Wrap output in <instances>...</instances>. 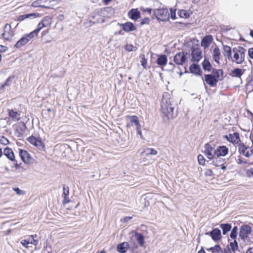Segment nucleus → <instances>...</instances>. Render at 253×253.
Segmentation results:
<instances>
[{
	"label": "nucleus",
	"instance_id": "32",
	"mask_svg": "<svg viewBox=\"0 0 253 253\" xmlns=\"http://www.w3.org/2000/svg\"><path fill=\"white\" fill-rule=\"evenodd\" d=\"M202 67L204 70L208 71L209 72L211 70L212 66L209 61L208 58L205 57L204 60L202 62Z\"/></svg>",
	"mask_w": 253,
	"mask_h": 253
},
{
	"label": "nucleus",
	"instance_id": "30",
	"mask_svg": "<svg viewBox=\"0 0 253 253\" xmlns=\"http://www.w3.org/2000/svg\"><path fill=\"white\" fill-rule=\"evenodd\" d=\"M128 247V243L127 242H124L118 245L117 247V251L120 253H125L126 252Z\"/></svg>",
	"mask_w": 253,
	"mask_h": 253
},
{
	"label": "nucleus",
	"instance_id": "28",
	"mask_svg": "<svg viewBox=\"0 0 253 253\" xmlns=\"http://www.w3.org/2000/svg\"><path fill=\"white\" fill-rule=\"evenodd\" d=\"M211 160H212V164L215 167H220L225 163V159L220 156H215Z\"/></svg>",
	"mask_w": 253,
	"mask_h": 253
},
{
	"label": "nucleus",
	"instance_id": "14",
	"mask_svg": "<svg viewBox=\"0 0 253 253\" xmlns=\"http://www.w3.org/2000/svg\"><path fill=\"white\" fill-rule=\"evenodd\" d=\"M27 129L26 124L23 122H20L15 129L16 135L18 137L22 136Z\"/></svg>",
	"mask_w": 253,
	"mask_h": 253
},
{
	"label": "nucleus",
	"instance_id": "25",
	"mask_svg": "<svg viewBox=\"0 0 253 253\" xmlns=\"http://www.w3.org/2000/svg\"><path fill=\"white\" fill-rule=\"evenodd\" d=\"M19 156L24 163L25 164H28L29 163L30 156L27 151L24 150H20L19 151Z\"/></svg>",
	"mask_w": 253,
	"mask_h": 253
},
{
	"label": "nucleus",
	"instance_id": "10",
	"mask_svg": "<svg viewBox=\"0 0 253 253\" xmlns=\"http://www.w3.org/2000/svg\"><path fill=\"white\" fill-rule=\"evenodd\" d=\"M238 149L240 153L246 157H250L253 155V150L246 146L243 143H240L239 144Z\"/></svg>",
	"mask_w": 253,
	"mask_h": 253
},
{
	"label": "nucleus",
	"instance_id": "26",
	"mask_svg": "<svg viewBox=\"0 0 253 253\" xmlns=\"http://www.w3.org/2000/svg\"><path fill=\"white\" fill-rule=\"evenodd\" d=\"M63 192L62 194V197L64 198V200L63 201V204L64 205H65L67 203H69L70 201L69 198V188L68 186H63Z\"/></svg>",
	"mask_w": 253,
	"mask_h": 253
},
{
	"label": "nucleus",
	"instance_id": "22",
	"mask_svg": "<svg viewBox=\"0 0 253 253\" xmlns=\"http://www.w3.org/2000/svg\"><path fill=\"white\" fill-rule=\"evenodd\" d=\"M190 72L195 75L200 76L201 74V70L199 65L192 64L189 67Z\"/></svg>",
	"mask_w": 253,
	"mask_h": 253
},
{
	"label": "nucleus",
	"instance_id": "56",
	"mask_svg": "<svg viewBox=\"0 0 253 253\" xmlns=\"http://www.w3.org/2000/svg\"><path fill=\"white\" fill-rule=\"evenodd\" d=\"M237 163L239 164H247V161H246L244 159H242L241 158H238V160H237Z\"/></svg>",
	"mask_w": 253,
	"mask_h": 253
},
{
	"label": "nucleus",
	"instance_id": "36",
	"mask_svg": "<svg viewBox=\"0 0 253 253\" xmlns=\"http://www.w3.org/2000/svg\"><path fill=\"white\" fill-rule=\"evenodd\" d=\"M135 238L141 246H143L144 244V236L141 233H135Z\"/></svg>",
	"mask_w": 253,
	"mask_h": 253
},
{
	"label": "nucleus",
	"instance_id": "43",
	"mask_svg": "<svg viewBox=\"0 0 253 253\" xmlns=\"http://www.w3.org/2000/svg\"><path fill=\"white\" fill-rule=\"evenodd\" d=\"M179 16L181 18H188L190 16V14L186 10L181 9L178 12Z\"/></svg>",
	"mask_w": 253,
	"mask_h": 253
},
{
	"label": "nucleus",
	"instance_id": "24",
	"mask_svg": "<svg viewBox=\"0 0 253 253\" xmlns=\"http://www.w3.org/2000/svg\"><path fill=\"white\" fill-rule=\"evenodd\" d=\"M122 29L126 32L133 31L136 30V27L131 22H127L122 24Z\"/></svg>",
	"mask_w": 253,
	"mask_h": 253
},
{
	"label": "nucleus",
	"instance_id": "47",
	"mask_svg": "<svg viewBox=\"0 0 253 253\" xmlns=\"http://www.w3.org/2000/svg\"><path fill=\"white\" fill-rule=\"evenodd\" d=\"M9 140L3 136H0V143L2 145H6L9 144Z\"/></svg>",
	"mask_w": 253,
	"mask_h": 253
},
{
	"label": "nucleus",
	"instance_id": "59",
	"mask_svg": "<svg viewBox=\"0 0 253 253\" xmlns=\"http://www.w3.org/2000/svg\"><path fill=\"white\" fill-rule=\"evenodd\" d=\"M26 240H27V241L28 242V243L29 244H32V243H33V238L32 237L30 236L29 237H28Z\"/></svg>",
	"mask_w": 253,
	"mask_h": 253
},
{
	"label": "nucleus",
	"instance_id": "37",
	"mask_svg": "<svg viewBox=\"0 0 253 253\" xmlns=\"http://www.w3.org/2000/svg\"><path fill=\"white\" fill-rule=\"evenodd\" d=\"M243 74L242 70L239 68H236L231 71V75L233 77L240 78Z\"/></svg>",
	"mask_w": 253,
	"mask_h": 253
},
{
	"label": "nucleus",
	"instance_id": "19",
	"mask_svg": "<svg viewBox=\"0 0 253 253\" xmlns=\"http://www.w3.org/2000/svg\"><path fill=\"white\" fill-rule=\"evenodd\" d=\"M220 50L217 46H215V47L213 49L212 52V59L216 63H217L218 64H219V60L220 59Z\"/></svg>",
	"mask_w": 253,
	"mask_h": 253
},
{
	"label": "nucleus",
	"instance_id": "15",
	"mask_svg": "<svg viewBox=\"0 0 253 253\" xmlns=\"http://www.w3.org/2000/svg\"><path fill=\"white\" fill-rule=\"evenodd\" d=\"M213 37L211 35H208L205 36L202 40L201 45L205 49L207 48L213 41Z\"/></svg>",
	"mask_w": 253,
	"mask_h": 253
},
{
	"label": "nucleus",
	"instance_id": "63",
	"mask_svg": "<svg viewBox=\"0 0 253 253\" xmlns=\"http://www.w3.org/2000/svg\"><path fill=\"white\" fill-rule=\"evenodd\" d=\"M246 253H253V246L248 249Z\"/></svg>",
	"mask_w": 253,
	"mask_h": 253
},
{
	"label": "nucleus",
	"instance_id": "23",
	"mask_svg": "<svg viewBox=\"0 0 253 253\" xmlns=\"http://www.w3.org/2000/svg\"><path fill=\"white\" fill-rule=\"evenodd\" d=\"M128 17L132 20L136 21L140 17V12L137 9H132L128 11Z\"/></svg>",
	"mask_w": 253,
	"mask_h": 253
},
{
	"label": "nucleus",
	"instance_id": "39",
	"mask_svg": "<svg viewBox=\"0 0 253 253\" xmlns=\"http://www.w3.org/2000/svg\"><path fill=\"white\" fill-rule=\"evenodd\" d=\"M246 87L249 92L253 91V78L248 79Z\"/></svg>",
	"mask_w": 253,
	"mask_h": 253
},
{
	"label": "nucleus",
	"instance_id": "40",
	"mask_svg": "<svg viewBox=\"0 0 253 253\" xmlns=\"http://www.w3.org/2000/svg\"><path fill=\"white\" fill-rule=\"evenodd\" d=\"M143 153H145L147 155H156L157 154V151L153 148H147L145 149L143 151Z\"/></svg>",
	"mask_w": 253,
	"mask_h": 253
},
{
	"label": "nucleus",
	"instance_id": "45",
	"mask_svg": "<svg viewBox=\"0 0 253 253\" xmlns=\"http://www.w3.org/2000/svg\"><path fill=\"white\" fill-rule=\"evenodd\" d=\"M230 246L232 251L235 253L238 249V245L237 242L235 240L233 242L230 243Z\"/></svg>",
	"mask_w": 253,
	"mask_h": 253
},
{
	"label": "nucleus",
	"instance_id": "51",
	"mask_svg": "<svg viewBox=\"0 0 253 253\" xmlns=\"http://www.w3.org/2000/svg\"><path fill=\"white\" fill-rule=\"evenodd\" d=\"M136 129L137 133L140 135V138L141 139H143V135L142 134V131L141 130V125H139V126H137L136 127Z\"/></svg>",
	"mask_w": 253,
	"mask_h": 253
},
{
	"label": "nucleus",
	"instance_id": "7",
	"mask_svg": "<svg viewBox=\"0 0 253 253\" xmlns=\"http://www.w3.org/2000/svg\"><path fill=\"white\" fill-rule=\"evenodd\" d=\"M252 231L251 227L248 225H244L241 226L239 232V237L245 240L248 237V235Z\"/></svg>",
	"mask_w": 253,
	"mask_h": 253
},
{
	"label": "nucleus",
	"instance_id": "53",
	"mask_svg": "<svg viewBox=\"0 0 253 253\" xmlns=\"http://www.w3.org/2000/svg\"><path fill=\"white\" fill-rule=\"evenodd\" d=\"M169 16H170L171 18L173 20H175L176 19V13L175 10H172L170 9V14H169Z\"/></svg>",
	"mask_w": 253,
	"mask_h": 253
},
{
	"label": "nucleus",
	"instance_id": "54",
	"mask_svg": "<svg viewBox=\"0 0 253 253\" xmlns=\"http://www.w3.org/2000/svg\"><path fill=\"white\" fill-rule=\"evenodd\" d=\"M20 243L22 245L23 247H25L27 248H29L28 245H29V244L28 243L26 239L21 240Z\"/></svg>",
	"mask_w": 253,
	"mask_h": 253
},
{
	"label": "nucleus",
	"instance_id": "31",
	"mask_svg": "<svg viewBox=\"0 0 253 253\" xmlns=\"http://www.w3.org/2000/svg\"><path fill=\"white\" fill-rule=\"evenodd\" d=\"M223 74L222 70L213 69L212 71V74L211 75L214 76L215 79L218 80V81H219L222 79Z\"/></svg>",
	"mask_w": 253,
	"mask_h": 253
},
{
	"label": "nucleus",
	"instance_id": "16",
	"mask_svg": "<svg viewBox=\"0 0 253 253\" xmlns=\"http://www.w3.org/2000/svg\"><path fill=\"white\" fill-rule=\"evenodd\" d=\"M205 81L206 83L211 86L213 87L216 86L218 80L215 79L214 76L211 74H206L205 75Z\"/></svg>",
	"mask_w": 253,
	"mask_h": 253
},
{
	"label": "nucleus",
	"instance_id": "21",
	"mask_svg": "<svg viewBox=\"0 0 253 253\" xmlns=\"http://www.w3.org/2000/svg\"><path fill=\"white\" fill-rule=\"evenodd\" d=\"M40 16L39 13H32L29 14H26L19 16L17 17V20L19 21H22L26 19H34Z\"/></svg>",
	"mask_w": 253,
	"mask_h": 253
},
{
	"label": "nucleus",
	"instance_id": "6",
	"mask_svg": "<svg viewBox=\"0 0 253 253\" xmlns=\"http://www.w3.org/2000/svg\"><path fill=\"white\" fill-rule=\"evenodd\" d=\"M187 52H178L175 54L174 57V62L176 64L178 65H182L186 61Z\"/></svg>",
	"mask_w": 253,
	"mask_h": 253
},
{
	"label": "nucleus",
	"instance_id": "9",
	"mask_svg": "<svg viewBox=\"0 0 253 253\" xmlns=\"http://www.w3.org/2000/svg\"><path fill=\"white\" fill-rule=\"evenodd\" d=\"M27 141L31 144L37 147L39 150H42L44 148V143L40 139L34 136H30L27 138Z\"/></svg>",
	"mask_w": 253,
	"mask_h": 253
},
{
	"label": "nucleus",
	"instance_id": "3",
	"mask_svg": "<svg viewBox=\"0 0 253 253\" xmlns=\"http://www.w3.org/2000/svg\"><path fill=\"white\" fill-rule=\"evenodd\" d=\"M154 13L157 19L160 21H167L169 18V13L167 8L155 9Z\"/></svg>",
	"mask_w": 253,
	"mask_h": 253
},
{
	"label": "nucleus",
	"instance_id": "55",
	"mask_svg": "<svg viewBox=\"0 0 253 253\" xmlns=\"http://www.w3.org/2000/svg\"><path fill=\"white\" fill-rule=\"evenodd\" d=\"M150 21V19L148 18H145L142 20L140 24L141 25L148 24Z\"/></svg>",
	"mask_w": 253,
	"mask_h": 253
},
{
	"label": "nucleus",
	"instance_id": "64",
	"mask_svg": "<svg viewBox=\"0 0 253 253\" xmlns=\"http://www.w3.org/2000/svg\"><path fill=\"white\" fill-rule=\"evenodd\" d=\"M38 241L37 240L33 238L32 244L36 246L38 245Z\"/></svg>",
	"mask_w": 253,
	"mask_h": 253
},
{
	"label": "nucleus",
	"instance_id": "42",
	"mask_svg": "<svg viewBox=\"0 0 253 253\" xmlns=\"http://www.w3.org/2000/svg\"><path fill=\"white\" fill-rule=\"evenodd\" d=\"M41 22H42V23H43V24H44V25L46 27L49 26L51 24V19L49 17L45 16L42 19Z\"/></svg>",
	"mask_w": 253,
	"mask_h": 253
},
{
	"label": "nucleus",
	"instance_id": "35",
	"mask_svg": "<svg viewBox=\"0 0 253 253\" xmlns=\"http://www.w3.org/2000/svg\"><path fill=\"white\" fill-rule=\"evenodd\" d=\"M167 63V56L166 55L160 56L157 60V63L160 66H164Z\"/></svg>",
	"mask_w": 253,
	"mask_h": 253
},
{
	"label": "nucleus",
	"instance_id": "44",
	"mask_svg": "<svg viewBox=\"0 0 253 253\" xmlns=\"http://www.w3.org/2000/svg\"><path fill=\"white\" fill-rule=\"evenodd\" d=\"M237 231H238V227L237 226H234L230 234V237L231 238L233 239H235L237 237Z\"/></svg>",
	"mask_w": 253,
	"mask_h": 253
},
{
	"label": "nucleus",
	"instance_id": "62",
	"mask_svg": "<svg viewBox=\"0 0 253 253\" xmlns=\"http://www.w3.org/2000/svg\"><path fill=\"white\" fill-rule=\"evenodd\" d=\"M169 66L170 70L173 71L174 68H175V65L174 64L172 63H169Z\"/></svg>",
	"mask_w": 253,
	"mask_h": 253
},
{
	"label": "nucleus",
	"instance_id": "29",
	"mask_svg": "<svg viewBox=\"0 0 253 253\" xmlns=\"http://www.w3.org/2000/svg\"><path fill=\"white\" fill-rule=\"evenodd\" d=\"M223 55L228 60L232 59V51L231 48L226 45H223Z\"/></svg>",
	"mask_w": 253,
	"mask_h": 253
},
{
	"label": "nucleus",
	"instance_id": "50",
	"mask_svg": "<svg viewBox=\"0 0 253 253\" xmlns=\"http://www.w3.org/2000/svg\"><path fill=\"white\" fill-rule=\"evenodd\" d=\"M13 189L19 195L25 194V192L20 190L18 187L13 188Z\"/></svg>",
	"mask_w": 253,
	"mask_h": 253
},
{
	"label": "nucleus",
	"instance_id": "5",
	"mask_svg": "<svg viewBox=\"0 0 253 253\" xmlns=\"http://www.w3.org/2000/svg\"><path fill=\"white\" fill-rule=\"evenodd\" d=\"M204 153L208 159L211 160L216 156V149L214 147H212L209 143H207L205 145Z\"/></svg>",
	"mask_w": 253,
	"mask_h": 253
},
{
	"label": "nucleus",
	"instance_id": "38",
	"mask_svg": "<svg viewBox=\"0 0 253 253\" xmlns=\"http://www.w3.org/2000/svg\"><path fill=\"white\" fill-rule=\"evenodd\" d=\"M44 27H45V26L44 25V24H43V23H42V22L41 21L38 25L37 26V28L33 31L32 32H31L33 35L36 37L38 36V33H39V32L41 31V30H42L43 28Z\"/></svg>",
	"mask_w": 253,
	"mask_h": 253
},
{
	"label": "nucleus",
	"instance_id": "58",
	"mask_svg": "<svg viewBox=\"0 0 253 253\" xmlns=\"http://www.w3.org/2000/svg\"><path fill=\"white\" fill-rule=\"evenodd\" d=\"M248 54L250 58L253 59V48H250L249 49Z\"/></svg>",
	"mask_w": 253,
	"mask_h": 253
},
{
	"label": "nucleus",
	"instance_id": "4",
	"mask_svg": "<svg viewBox=\"0 0 253 253\" xmlns=\"http://www.w3.org/2000/svg\"><path fill=\"white\" fill-rule=\"evenodd\" d=\"M35 36L32 32L29 34H25L20 38L15 43V47L17 48H20L26 45L30 41H31Z\"/></svg>",
	"mask_w": 253,
	"mask_h": 253
},
{
	"label": "nucleus",
	"instance_id": "49",
	"mask_svg": "<svg viewBox=\"0 0 253 253\" xmlns=\"http://www.w3.org/2000/svg\"><path fill=\"white\" fill-rule=\"evenodd\" d=\"M198 161L200 165H204L205 163V159L202 155H199L198 156Z\"/></svg>",
	"mask_w": 253,
	"mask_h": 253
},
{
	"label": "nucleus",
	"instance_id": "60",
	"mask_svg": "<svg viewBox=\"0 0 253 253\" xmlns=\"http://www.w3.org/2000/svg\"><path fill=\"white\" fill-rule=\"evenodd\" d=\"M14 163V167L16 169H19L20 165L17 163V161L15 159V161H12Z\"/></svg>",
	"mask_w": 253,
	"mask_h": 253
},
{
	"label": "nucleus",
	"instance_id": "61",
	"mask_svg": "<svg viewBox=\"0 0 253 253\" xmlns=\"http://www.w3.org/2000/svg\"><path fill=\"white\" fill-rule=\"evenodd\" d=\"M132 219V217L126 216L124 218V221L125 222H127Z\"/></svg>",
	"mask_w": 253,
	"mask_h": 253
},
{
	"label": "nucleus",
	"instance_id": "34",
	"mask_svg": "<svg viewBox=\"0 0 253 253\" xmlns=\"http://www.w3.org/2000/svg\"><path fill=\"white\" fill-rule=\"evenodd\" d=\"M220 227L222 230V233L223 235H226L228 232L231 230V225L229 223H221L220 224Z\"/></svg>",
	"mask_w": 253,
	"mask_h": 253
},
{
	"label": "nucleus",
	"instance_id": "27",
	"mask_svg": "<svg viewBox=\"0 0 253 253\" xmlns=\"http://www.w3.org/2000/svg\"><path fill=\"white\" fill-rule=\"evenodd\" d=\"M3 154L10 161H15V156L12 150L6 147L4 149Z\"/></svg>",
	"mask_w": 253,
	"mask_h": 253
},
{
	"label": "nucleus",
	"instance_id": "41",
	"mask_svg": "<svg viewBox=\"0 0 253 253\" xmlns=\"http://www.w3.org/2000/svg\"><path fill=\"white\" fill-rule=\"evenodd\" d=\"M208 250L211 251L212 253H219L221 252V249L219 245H216L214 247L210 248Z\"/></svg>",
	"mask_w": 253,
	"mask_h": 253
},
{
	"label": "nucleus",
	"instance_id": "20",
	"mask_svg": "<svg viewBox=\"0 0 253 253\" xmlns=\"http://www.w3.org/2000/svg\"><path fill=\"white\" fill-rule=\"evenodd\" d=\"M127 117L129 119V122L126 125L127 127H129L132 126L133 125H135L136 127L139 125H140V123L138 120V118L136 116H127Z\"/></svg>",
	"mask_w": 253,
	"mask_h": 253
},
{
	"label": "nucleus",
	"instance_id": "1",
	"mask_svg": "<svg viewBox=\"0 0 253 253\" xmlns=\"http://www.w3.org/2000/svg\"><path fill=\"white\" fill-rule=\"evenodd\" d=\"M174 107L171 106L169 95L167 93L163 95L161 102L162 113L169 119L172 117Z\"/></svg>",
	"mask_w": 253,
	"mask_h": 253
},
{
	"label": "nucleus",
	"instance_id": "57",
	"mask_svg": "<svg viewBox=\"0 0 253 253\" xmlns=\"http://www.w3.org/2000/svg\"><path fill=\"white\" fill-rule=\"evenodd\" d=\"M212 175H213V172H212V171L211 170V169H207L205 172V175H206V176H212Z\"/></svg>",
	"mask_w": 253,
	"mask_h": 253
},
{
	"label": "nucleus",
	"instance_id": "12",
	"mask_svg": "<svg viewBox=\"0 0 253 253\" xmlns=\"http://www.w3.org/2000/svg\"><path fill=\"white\" fill-rule=\"evenodd\" d=\"M206 235L210 236L215 242L218 241L221 239V231L218 228H214L211 232H207Z\"/></svg>",
	"mask_w": 253,
	"mask_h": 253
},
{
	"label": "nucleus",
	"instance_id": "8",
	"mask_svg": "<svg viewBox=\"0 0 253 253\" xmlns=\"http://www.w3.org/2000/svg\"><path fill=\"white\" fill-rule=\"evenodd\" d=\"M191 57L192 61L198 62L202 58V50L198 47H192Z\"/></svg>",
	"mask_w": 253,
	"mask_h": 253
},
{
	"label": "nucleus",
	"instance_id": "17",
	"mask_svg": "<svg viewBox=\"0 0 253 253\" xmlns=\"http://www.w3.org/2000/svg\"><path fill=\"white\" fill-rule=\"evenodd\" d=\"M7 113L8 116L14 122L18 121L21 118L20 113L13 109H8Z\"/></svg>",
	"mask_w": 253,
	"mask_h": 253
},
{
	"label": "nucleus",
	"instance_id": "18",
	"mask_svg": "<svg viewBox=\"0 0 253 253\" xmlns=\"http://www.w3.org/2000/svg\"><path fill=\"white\" fill-rule=\"evenodd\" d=\"M228 152V148L226 146H219L216 149V156L224 157Z\"/></svg>",
	"mask_w": 253,
	"mask_h": 253
},
{
	"label": "nucleus",
	"instance_id": "2",
	"mask_svg": "<svg viewBox=\"0 0 253 253\" xmlns=\"http://www.w3.org/2000/svg\"><path fill=\"white\" fill-rule=\"evenodd\" d=\"M232 51L234 55L233 57L232 56V59L230 60L236 64L242 63L245 60L246 49L243 47L239 46L233 48Z\"/></svg>",
	"mask_w": 253,
	"mask_h": 253
},
{
	"label": "nucleus",
	"instance_id": "48",
	"mask_svg": "<svg viewBox=\"0 0 253 253\" xmlns=\"http://www.w3.org/2000/svg\"><path fill=\"white\" fill-rule=\"evenodd\" d=\"M125 49L126 50L128 51H131L133 50H135L136 48L131 44H127L125 47Z\"/></svg>",
	"mask_w": 253,
	"mask_h": 253
},
{
	"label": "nucleus",
	"instance_id": "52",
	"mask_svg": "<svg viewBox=\"0 0 253 253\" xmlns=\"http://www.w3.org/2000/svg\"><path fill=\"white\" fill-rule=\"evenodd\" d=\"M141 65L143 67V68H146L147 61L146 59H145L144 55H143V58H142V59L141 60Z\"/></svg>",
	"mask_w": 253,
	"mask_h": 253
},
{
	"label": "nucleus",
	"instance_id": "13",
	"mask_svg": "<svg viewBox=\"0 0 253 253\" xmlns=\"http://www.w3.org/2000/svg\"><path fill=\"white\" fill-rule=\"evenodd\" d=\"M228 141L232 143L234 145L238 144L240 142L239 134L238 132H234L233 134H229V135H224V136Z\"/></svg>",
	"mask_w": 253,
	"mask_h": 253
},
{
	"label": "nucleus",
	"instance_id": "11",
	"mask_svg": "<svg viewBox=\"0 0 253 253\" xmlns=\"http://www.w3.org/2000/svg\"><path fill=\"white\" fill-rule=\"evenodd\" d=\"M11 25L6 24L4 28V32L2 34V37L7 41H10L14 35V33L10 30Z\"/></svg>",
	"mask_w": 253,
	"mask_h": 253
},
{
	"label": "nucleus",
	"instance_id": "46",
	"mask_svg": "<svg viewBox=\"0 0 253 253\" xmlns=\"http://www.w3.org/2000/svg\"><path fill=\"white\" fill-rule=\"evenodd\" d=\"M14 77H9L6 80V82L1 85V87H4L6 86H9L11 84V82L12 81Z\"/></svg>",
	"mask_w": 253,
	"mask_h": 253
},
{
	"label": "nucleus",
	"instance_id": "33",
	"mask_svg": "<svg viewBox=\"0 0 253 253\" xmlns=\"http://www.w3.org/2000/svg\"><path fill=\"white\" fill-rule=\"evenodd\" d=\"M47 1L48 0H36L32 2L31 5L34 7H47L43 3Z\"/></svg>",
	"mask_w": 253,
	"mask_h": 253
}]
</instances>
